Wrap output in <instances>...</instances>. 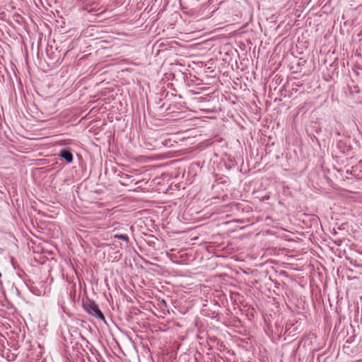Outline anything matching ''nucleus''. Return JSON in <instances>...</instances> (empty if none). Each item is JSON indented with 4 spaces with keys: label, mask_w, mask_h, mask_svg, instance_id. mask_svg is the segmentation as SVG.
<instances>
[{
    "label": "nucleus",
    "mask_w": 362,
    "mask_h": 362,
    "mask_svg": "<svg viewBox=\"0 0 362 362\" xmlns=\"http://www.w3.org/2000/svg\"><path fill=\"white\" fill-rule=\"evenodd\" d=\"M177 105L176 103L170 104L168 107H166L165 112L166 115L174 114V117H175L174 119L175 120L182 119L184 117L185 114V112L176 111V109H177Z\"/></svg>",
    "instance_id": "1"
},
{
    "label": "nucleus",
    "mask_w": 362,
    "mask_h": 362,
    "mask_svg": "<svg viewBox=\"0 0 362 362\" xmlns=\"http://www.w3.org/2000/svg\"><path fill=\"white\" fill-rule=\"evenodd\" d=\"M92 316L95 317L103 323L107 324L103 313L93 300H92Z\"/></svg>",
    "instance_id": "2"
},
{
    "label": "nucleus",
    "mask_w": 362,
    "mask_h": 362,
    "mask_svg": "<svg viewBox=\"0 0 362 362\" xmlns=\"http://www.w3.org/2000/svg\"><path fill=\"white\" fill-rule=\"evenodd\" d=\"M100 102L99 101V99H97L95 100H92V117L95 116L96 113H104L106 107H103V104L99 107Z\"/></svg>",
    "instance_id": "3"
},
{
    "label": "nucleus",
    "mask_w": 362,
    "mask_h": 362,
    "mask_svg": "<svg viewBox=\"0 0 362 362\" xmlns=\"http://www.w3.org/2000/svg\"><path fill=\"white\" fill-rule=\"evenodd\" d=\"M105 122H104V120H101V118L100 117H96L95 119H92V132H94V134L96 136L98 134H100V132H96V129L98 128V127H103L104 125H105Z\"/></svg>",
    "instance_id": "4"
},
{
    "label": "nucleus",
    "mask_w": 362,
    "mask_h": 362,
    "mask_svg": "<svg viewBox=\"0 0 362 362\" xmlns=\"http://www.w3.org/2000/svg\"><path fill=\"white\" fill-rule=\"evenodd\" d=\"M84 293L86 294V298L84 296L82 297L81 304L83 309L88 313L90 314V300L87 296L86 291H84Z\"/></svg>",
    "instance_id": "5"
},
{
    "label": "nucleus",
    "mask_w": 362,
    "mask_h": 362,
    "mask_svg": "<svg viewBox=\"0 0 362 362\" xmlns=\"http://www.w3.org/2000/svg\"><path fill=\"white\" fill-rule=\"evenodd\" d=\"M59 156L63 158L67 163H71L73 160L72 153L67 150L60 151Z\"/></svg>",
    "instance_id": "6"
},
{
    "label": "nucleus",
    "mask_w": 362,
    "mask_h": 362,
    "mask_svg": "<svg viewBox=\"0 0 362 362\" xmlns=\"http://www.w3.org/2000/svg\"><path fill=\"white\" fill-rule=\"evenodd\" d=\"M110 135H106L105 136V134H104V136L102 137L101 136H95V139L99 142L100 144H105V141H108V138H109Z\"/></svg>",
    "instance_id": "7"
},
{
    "label": "nucleus",
    "mask_w": 362,
    "mask_h": 362,
    "mask_svg": "<svg viewBox=\"0 0 362 362\" xmlns=\"http://www.w3.org/2000/svg\"><path fill=\"white\" fill-rule=\"evenodd\" d=\"M92 243H93L96 247H104L107 245V244L105 242H99L97 240V238L95 236L93 238H92Z\"/></svg>",
    "instance_id": "8"
},
{
    "label": "nucleus",
    "mask_w": 362,
    "mask_h": 362,
    "mask_svg": "<svg viewBox=\"0 0 362 362\" xmlns=\"http://www.w3.org/2000/svg\"><path fill=\"white\" fill-rule=\"evenodd\" d=\"M114 238H118V239H120V240H124V241H126V242H128V241H129V237H128V235H124V234H120V235L117 234V235H115L114 236Z\"/></svg>",
    "instance_id": "9"
},
{
    "label": "nucleus",
    "mask_w": 362,
    "mask_h": 362,
    "mask_svg": "<svg viewBox=\"0 0 362 362\" xmlns=\"http://www.w3.org/2000/svg\"><path fill=\"white\" fill-rule=\"evenodd\" d=\"M105 190L104 189H97L95 190H94V193L98 194V195H100V194H103L104 193Z\"/></svg>",
    "instance_id": "10"
},
{
    "label": "nucleus",
    "mask_w": 362,
    "mask_h": 362,
    "mask_svg": "<svg viewBox=\"0 0 362 362\" xmlns=\"http://www.w3.org/2000/svg\"><path fill=\"white\" fill-rule=\"evenodd\" d=\"M99 14L98 13H96V14H92V22L93 21H95L97 19V18L98 17Z\"/></svg>",
    "instance_id": "11"
},
{
    "label": "nucleus",
    "mask_w": 362,
    "mask_h": 362,
    "mask_svg": "<svg viewBox=\"0 0 362 362\" xmlns=\"http://www.w3.org/2000/svg\"><path fill=\"white\" fill-rule=\"evenodd\" d=\"M164 105H165V103H163V105H160V106L159 107V108H160V109H162V108L164 107Z\"/></svg>",
    "instance_id": "12"
},
{
    "label": "nucleus",
    "mask_w": 362,
    "mask_h": 362,
    "mask_svg": "<svg viewBox=\"0 0 362 362\" xmlns=\"http://www.w3.org/2000/svg\"><path fill=\"white\" fill-rule=\"evenodd\" d=\"M94 204H95V206H98V205L99 204V203H98V202H94Z\"/></svg>",
    "instance_id": "13"
},
{
    "label": "nucleus",
    "mask_w": 362,
    "mask_h": 362,
    "mask_svg": "<svg viewBox=\"0 0 362 362\" xmlns=\"http://www.w3.org/2000/svg\"><path fill=\"white\" fill-rule=\"evenodd\" d=\"M91 354H94V352H93V350L92 349V352H91Z\"/></svg>",
    "instance_id": "14"
}]
</instances>
